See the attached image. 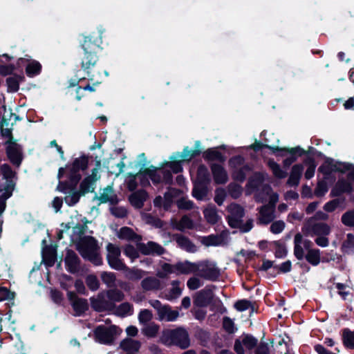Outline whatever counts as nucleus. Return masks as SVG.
I'll return each mask as SVG.
<instances>
[{
	"instance_id": "nucleus-18",
	"label": "nucleus",
	"mask_w": 354,
	"mask_h": 354,
	"mask_svg": "<svg viewBox=\"0 0 354 354\" xmlns=\"http://www.w3.org/2000/svg\"><path fill=\"white\" fill-rule=\"evenodd\" d=\"M353 191L352 184L348 180L342 178L339 179L335 185L332 188L330 197L340 196L344 193L351 194Z\"/></svg>"
},
{
	"instance_id": "nucleus-30",
	"label": "nucleus",
	"mask_w": 354,
	"mask_h": 354,
	"mask_svg": "<svg viewBox=\"0 0 354 354\" xmlns=\"http://www.w3.org/2000/svg\"><path fill=\"white\" fill-rule=\"evenodd\" d=\"M42 69L41 64L35 59H30L26 66V74L29 77H34L39 75Z\"/></svg>"
},
{
	"instance_id": "nucleus-39",
	"label": "nucleus",
	"mask_w": 354,
	"mask_h": 354,
	"mask_svg": "<svg viewBox=\"0 0 354 354\" xmlns=\"http://www.w3.org/2000/svg\"><path fill=\"white\" fill-rule=\"evenodd\" d=\"M259 343L258 338L255 337L252 334L245 333V354H248L257 348Z\"/></svg>"
},
{
	"instance_id": "nucleus-16",
	"label": "nucleus",
	"mask_w": 354,
	"mask_h": 354,
	"mask_svg": "<svg viewBox=\"0 0 354 354\" xmlns=\"http://www.w3.org/2000/svg\"><path fill=\"white\" fill-rule=\"evenodd\" d=\"M0 170L1 174L3 175V178L6 180L5 186L3 188L0 187V192L6 191L10 192V193H13L16 183L12 178L15 175V172L12 169L11 167L7 163L1 165L0 166Z\"/></svg>"
},
{
	"instance_id": "nucleus-19",
	"label": "nucleus",
	"mask_w": 354,
	"mask_h": 354,
	"mask_svg": "<svg viewBox=\"0 0 354 354\" xmlns=\"http://www.w3.org/2000/svg\"><path fill=\"white\" fill-rule=\"evenodd\" d=\"M213 299L212 290L205 288L198 292L194 299V304L197 307H206Z\"/></svg>"
},
{
	"instance_id": "nucleus-34",
	"label": "nucleus",
	"mask_w": 354,
	"mask_h": 354,
	"mask_svg": "<svg viewBox=\"0 0 354 354\" xmlns=\"http://www.w3.org/2000/svg\"><path fill=\"white\" fill-rule=\"evenodd\" d=\"M194 182L202 183L209 185L211 178L207 167L201 164L198 167L196 172V178Z\"/></svg>"
},
{
	"instance_id": "nucleus-64",
	"label": "nucleus",
	"mask_w": 354,
	"mask_h": 354,
	"mask_svg": "<svg viewBox=\"0 0 354 354\" xmlns=\"http://www.w3.org/2000/svg\"><path fill=\"white\" fill-rule=\"evenodd\" d=\"M248 354H270V349L268 343L260 342L259 346Z\"/></svg>"
},
{
	"instance_id": "nucleus-6",
	"label": "nucleus",
	"mask_w": 354,
	"mask_h": 354,
	"mask_svg": "<svg viewBox=\"0 0 354 354\" xmlns=\"http://www.w3.org/2000/svg\"><path fill=\"white\" fill-rule=\"evenodd\" d=\"M330 231V226L326 223L305 221L301 227V232L305 236H328Z\"/></svg>"
},
{
	"instance_id": "nucleus-9",
	"label": "nucleus",
	"mask_w": 354,
	"mask_h": 354,
	"mask_svg": "<svg viewBox=\"0 0 354 354\" xmlns=\"http://www.w3.org/2000/svg\"><path fill=\"white\" fill-rule=\"evenodd\" d=\"M67 297L75 316H83L88 310L89 305L86 299L79 297L73 291H68Z\"/></svg>"
},
{
	"instance_id": "nucleus-52",
	"label": "nucleus",
	"mask_w": 354,
	"mask_h": 354,
	"mask_svg": "<svg viewBox=\"0 0 354 354\" xmlns=\"http://www.w3.org/2000/svg\"><path fill=\"white\" fill-rule=\"evenodd\" d=\"M275 246L274 256L278 259H283L287 256L288 250L283 243H281L279 241H275L273 242Z\"/></svg>"
},
{
	"instance_id": "nucleus-35",
	"label": "nucleus",
	"mask_w": 354,
	"mask_h": 354,
	"mask_svg": "<svg viewBox=\"0 0 354 354\" xmlns=\"http://www.w3.org/2000/svg\"><path fill=\"white\" fill-rule=\"evenodd\" d=\"M259 222L260 223L267 225L274 219L273 209L268 205H263L261 207Z\"/></svg>"
},
{
	"instance_id": "nucleus-24",
	"label": "nucleus",
	"mask_w": 354,
	"mask_h": 354,
	"mask_svg": "<svg viewBox=\"0 0 354 354\" xmlns=\"http://www.w3.org/2000/svg\"><path fill=\"white\" fill-rule=\"evenodd\" d=\"M140 157L142 158V162H143L142 163L140 169L139 170V171L138 173H136L135 174L129 173V176L138 178L140 181V185L142 187H147L150 186V182H149V178L148 175H147L144 173V169H145V167L146 166V161H147L145 153H142L140 155Z\"/></svg>"
},
{
	"instance_id": "nucleus-53",
	"label": "nucleus",
	"mask_w": 354,
	"mask_h": 354,
	"mask_svg": "<svg viewBox=\"0 0 354 354\" xmlns=\"http://www.w3.org/2000/svg\"><path fill=\"white\" fill-rule=\"evenodd\" d=\"M68 192H77V186L82 179V175L68 174Z\"/></svg>"
},
{
	"instance_id": "nucleus-13",
	"label": "nucleus",
	"mask_w": 354,
	"mask_h": 354,
	"mask_svg": "<svg viewBox=\"0 0 354 354\" xmlns=\"http://www.w3.org/2000/svg\"><path fill=\"white\" fill-rule=\"evenodd\" d=\"M91 306L93 310L97 313H102L107 310H113L115 308V304L108 302L105 299L104 292H100L97 297H91L90 298Z\"/></svg>"
},
{
	"instance_id": "nucleus-29",
	"label": "nucleus",
	"mask_w": 354,
	"mask_h": 354,
	"mask_svg": "<svg viewBox=\"0 0 354 354\" xmlns=\"http://www.w3.org/2000/svg\"><path fill=\"white\" fill-rule=\"evenodd\" d=\"M205 220L209 224L214 225L218 223L220 217L217 213L216 207L213 204H209L203 210Z\"/></svg>"
},
{
	"instance_id": "nucleus-27",
	"label": "nucleus",
	"mask_w": 354,
	"mask_h": 354,
	"mask_svg": "<svg viewBox=\"0 0 354 354\" xmlns=\"http://www.w3.org/2000/svg\"><path fill=\"white\" fill-rule=\"evenodd\" d=\"M141 347V342L129 337L122 339L120 343V348L126 353L138 352Z\"/></svg>"
},
{
	"instance_id": "nucleus-56",
	"label": "nucleus",
	"mask_w": 354,
	"mask_h": 354,
	"mask_svg": "<svg viewBox=\"0 0 354 354\" xmlns=\"http://www.w3.org/2000/svg\"><path fill=\"white\" fill-rule=\"evenodd\" d=\"M69 195L64 197V201L69 207H73L76 205L82 196L79 192H68Z\"/></svg>"
},
{
	"instance_id": "nucleus-59",
	"label": "nucleus",
	"mask_w": 354,
	"mask_h": 354,
	"mask_svg": "<svg viewBox=\"0 0 354 354\" xmlns=\"http://www.w3.org/2000/svg\"><path fill=\"white\" fill-rule=\"evenodd\" d=\"M131 312H133V306L129 302L122 303L117 308L118 315L122 317H125L128 314H131Z\"/></svg>"
},
{
	"instance_id": "nucleus-20",
	"label": "nucleus",
	"mask_w": 354,
	"mask_h": 354,
	"mask_svg": "<svg viewBox=\"0 0 354 354\" xmlns=\"http://www.w3.org/2000/svg\"><path fill=\"white\" fill-rule=\"evenodd\" d=\"M214 181L216 185L225 184L228 180V176L225 168L219 164L212 163L210 165Z\"/></svg>"
},
{
	"instance_id": "nucleus-47",
	"label": "nucleus",
	"mask_w": 354,
	"mask_h": 354,
	"mask_svg": "<svg viewBox=\"0 0 354 354\" xmlns=\"http://www.w3.org/2000/svg\"><path fill=\"white\" fill-rule=\"evenodd\" d=\"M94 73V79L95 81H91V84L90 83L87 84L85 86H82L84 91H88L90 92H94L95 91V86H97L102 83V80H100L101 77V71L99 70L97 68H95L94 70H93ZM88 80L90 82V80L88 79Z\"/></svg>"
},
{
	"instance_id": "nucleus-58",
	"label": "nucleus",
	"mask_w": 354,
	"mask_h": 354,
	"mask_svg": "<svg viewBox=\"0 0 354 354\" xmlns=\"http://www.w3.org/2000/svg\"><path fill=\"white\" fill-rule=\"evenodd\" d=\"M86 284L91 291L97 290L100 287L97 277L94 274H88L86 277Z\"/></svg>"
},
{
	"instance_id": "nucleus-32",
	"label": "nucleus",
	"mask_w": 354,
	"mask_h": 354,
	"mask_svg": "<svg viewBox=\"0 0 354 354\" xmlns=\"http://www.w3.org/2000/svg\"><path fill=\"white\" fill-rule=\"evenodd\" d=\"M303 241V235L298 232L294 237V255L297 259L301 261L305 258L304 250L301 244Z\"/></svg>"
},
{
	"instance_id": "nucleus-12",
	"label": "nucleus",
	"mask_w": 354,
	"mask_h": 354,
	"mask_svg": "<svg viewBox=\"0 0 354 354\" xmlns=\"http://www.w3.org/2000/svg\"><path fill=\"white\" fill-rule=\"evenodd\" d=\"M88 155L83 153L80 157L75 158L71 163H68L64 168L68 170V174L81 175L80 171H86L88 167Z\"/></svg>"
},
{
	"instance_id": "nucleus-11",
	"label": "nucleus",
	"mask_w": 354,
	"mask_h": 354,
	"mask_svg": "<svg viewBox=\"0 0 354 354\" xmlns=\"http://www.w3.org/2000/svg\"><path fill=\"white\" fill-rule=\"evenodd\" d=\"M6 144L8 145L6 149L8 158L12 165L17 167L20 166L23 160V153L20 145L12 140H7Z\"/></svg>"
},
{
	"instance_id": "nucleus-1",
	"label": "nucleus",
	"mask_w": 354,
	"mask_h": 354,
	"mask_svg": "<svg viewBox=\"0 0 354 354\" xmlns=\"http://www.w3.org/2000/svg\"><path fill=\"white\" fill-rule=\"evenodd\" d=\"M102 39L100 37L90 35L84 37L81 46L84 50V57L81 61V68L87 75L90 81H95L93 70L97 67L98 52L102 49Z\"/></svg>"
},
{
	"instance_id": "nucleus-21",
	"label": "nucleus",
	"mask_w": 354,
	"mask_h": 354,
	"mask_svg": "<svg viewBox=\"0 0 354 354\" xmlns=\"http://www.w3.org/2000/svg\"><path fill=\"white\" fill-rule=\"evenodd\" d=\"M148 196L147 192L142 189L130 194L129 196V201L136 209H141L143 207L145 202L147 201Z\"/></svg>"
},
{
	"instance_id": "nucleus-2",
	"label": "nucleus",
	"mask_w": 354,
	"mask_h": 354,
	"mask_svg": "<svg viewBox=\"0 0 354 354\" xmlns=\"http://www.w3.org/2000/svg\"><path fill=\"white\" fill-rule=\"evenodd\" d=\"M160 339L164 345L176 346L181 349L187 348L190 345L189 333L182 327L164 330Z\"/></svg>"
},
{
	"instance_id": "nucleus-41",
	"label": "nucleus",
	"mask_w": 354,
	"mask_h": 354,
	"mask_svg": "<svg viewBox=\"0 0 354 354\" xmlns=\"http://www.w3.org/2000/svg\"><path fill=\"white\" fill-rule=\"evenodd\" d=\"M305 259L313 266H318L321 261L320 250L319 249L308 250Z\"/></svg>"
},
{
	"instance_id": "nucleus-7",
	"label": "nucleus",
	"mask_w": 354,
	"mask_h": 354,
	"mask_svg": "<svg viewBox=\"0 0 354 354\" xmlns=\"http://www.w3.org/2000/svg\"><path fill=\"white\" fill-rule=\"evenodd\" d=\"M198 274L201 277L211 281H216L218 279L221 272L216 264L209 261H203L198 263Z\"/></svg>"
},
{
	"instance_id": "nucleus-61",
	"label": "nucleus",
	"mask_w": 354,
	"mask_h": 354,
	"mask_svg": "<svg viewBox=\"0 0 354 354\" xmlns=\"http://www.w3.org/2000/svg\"><path fill=\"white\" fill-rule=\"evenodd\" d=\"M161 268H162V272H159L158 273V276L160 278H162V279L166 278L168 274H172L174 272H176L175 265H172V264H170L168 263H164L162 265Z\"/></svg>"
},
{
	"instance_id": "nucleus-10",
	"label": "nucleus",
	"mask_w": 354,
	"mask_h": 354,
	"mask_svg": "<svg viewBox=\"0 0 354 354\" xmlns=\"http://www.w3.org/2000/svg\"><path fill=\"white\" fill-rule=\"evenodd\" d=\"M99 248L97 239L92 236L83 237L77 245V250L82 257L98 251Z\"/></svg>"
},
{
	"instance_id": "nucleus-55",
	"label": "nucleus",
	"mask_w": 354,
	"mask_h": 354,
	"mask_svg": "<svg viewBox=\"0 0 354 354\" xmlns=\"http://www.w3.org/2000/svg\"><path fill=\"white\" fill-rule=\"evenodd\" d=\"M101 279L104 283H105L108 288H113L115 287V282L116 280V277L114 273L103 272L101 274Z\"/></svg>"
},
{
	"instance_id": "nucleus-40",
	"label": "nucleus",
	"mask_w": 354,
	"mask_h": 354,
	"mask_svg": "<svg viewBox=\"0 0 354 354\" xmlns=\"http://www.w3.org/2000/svg\"><path fill=\"white\" fill-rule=\"evenodd\" d=\"M65 174L66 168L59 167L57 176V178L59 179V182L56 187V190L66 194L68 193V180H61V179L64 176Z\"/></svg>"
},
{
	"instance_id": "nucleus-38",
	"label": "nucleus",
	"mask_w": 354,
	"mask_h": 354,
	"mask_svg": "<svg viewBox=\"0 0 354 354\" xmlns=\"http://www.w3.org/2000/svg\"><path fill=\"white\" fill-rule=\"evenodd\" d=\"M342 342L345 348L354 349V330L346 328L342 330Z\"/></svg>"
},
{
	"instance_id": "nucleus-15",
	"label": "nucleus",
	"mask_w": 354,
	"mask_h": 354,
	"mask_svg": "<svg viewBox=\"0 0 354 354\" xmlns=\"http://www.w3.org/2000/svg\"><path fill=\"white\" fill-rule=\"evenodd\" d=\"M136 246L139 252L143 255L160 256L165 252V249L162 245L151 241L147 243H138Z\"/></svg>"
},
{
	"instance_id": "nucleus-42",
	"label": "nucleus",
	"mask_w": 354,
	"mask_h": 354,
	"mask_svg": "<svg viewBox=\"0 0 354 354\" xmlns=\"http://www.w3.org/2000/svg\"><path fill=\"white\" fill-rule=\"evenodd\" d=\"M95 183L91 181L88 178H84L80 183L79 193L82 196H85L89 192H93L95 190Z\"/></svg>"
},
{
	"instance_id": "nucleus-45",
	"label": "nucleus",
	"mask_w": 354,
	"mask_h": 354,
	"mask_svg": "<svg viewBox=\"0 0 354 354\" xmlns=\"http://www.w3.org/2000/svg\"><path fill=\"white\" fill-rule=\"evenodd\" d=\"M144 173L148 175L149 178L151 179L154 185H158L161 183L162 178L160 174L157 173V168L153 165L149 167H145Z\"/></svg>"
},
{
	"instance_id": "nucleus-51",
	"label": "nucleus",
	"mask_w": 354,
	"mask_h": 354,
	"mask_svg": "<svg viewBox=\"0 0 354 354\" xmlns=\"http://www.w3.org/2000/svg\"><path fill=\"white\" fill-rule=\"evenodd\" d=\"M109 266L116 270H124L127 268L125 263L120 259V257H111L106 259Z\"/></svg>"
},
{
	"instance_id": "nucleus-31",
	"label": "nucleus",
	"mask_w": 354,
	"mask_h": 354,
	"mask_svg": "<svg viewBox=\"0 0 354 354\" xmlns=\"http://www.w3.org/2000/svg\"><path fill=\"white\" fill-rule=\"evenodd\" d=\"M141 287L145 291L157 290L160 288V281L153 277H147L141 281Z\"/></svg>"
},
{
	"instance_id": "nucleus-48",
	"label": "nucleus",
	"mask_w": 354,
	"mask_h": 354,
	"mask_svg": "<svg viewBox=\"0 0 354 354\" xmlns=\"http://www.w3.org/2000/svg\"><path fill=\"white\" fill-rule=\"evenodd\" d=\"M118 236L120 239H126L128 241H133L138 236L137 234L129 227H122L118 234Z\"/></svg>"
},
{
	"instance_id": "nucleus-8",
	"label": "nucleus",
	"mask_w": 354,
	"mask_h": 354,
	"mask_svg": "<svg viewBox=\"0 0 354 354\" xmlns=\"http://www.w3.org/2000/svg\"><path fill=\"white\" fill-rule=\"evenodd\" d=\"M280 151H277L276 156L284 157L288 153L290 156L287 157L283 160V165L285 168H288L293 162H295L298 157H301L307 152L301 147L297 146L292 148L279 147Z\"/></svg>"
},
{
	"instance_id": "nucleus-63",
	"label": "nucleus",
	"mask_w": 354,
	"mask_h": 354,
	"mask_svg": "<svg viewBox=\"0 0 354 354\" xmlns=\"http://www.w3.org/2000/svg\"><path fill=\"white\" fill-rule=\"evenodd\" d=\"M223 328L229 334H233L236 328L234 327V323L229 317H224L223 319Z\"/></svg>"
},
{
	"instance_id": "nucleus-17",
	"label": "nucleus",
	"mask_w": 354,
	"mask_h": 354,
	"mask_svg": "<svg viewBox=\"0 0 354 354\" xmlns=\"http://www.w3.org/2000/svg\"><path fill=\"white\" fill-rule=\"evenodd\" d=\"M64 263L67 271L75 274L80 270V259L77 254L71 249H67Z\"/></svg>"
},
{
	"instance_id": "nucleus-50",
	"label": "nucleus",
	"mask_w": 354,
	"mask_h": 354,
	"mask_svg": "<svg viewBox=\"0 0 354 354\" xmlns=\"http://www.w3.org/2000/svg\"><path fill=\"white\" fill-rule=\"evenodd\" d=\"M194 227V224L193 220L188 216L185 215L180 218V222L176 225V229L183 232L185 228L192 230Z\"/></svg>"
},
{
	"instance_id": "nucleus-37",
	"label": "nucleus",
	"mask_w": 354,
	"mask_h": 354,
	"mask_svg": "<svg viewBox=\"0 0 354 354\" xmlns=\"http://www.w3.org/2000/svg\"><path fill=\"white\" fill-rule=\"evenodd\" d=\"M175 236V240L177 244L181 248L185 250L187 252L194 251V248L195 247V245L188 237L178 234H176Z\"/></svg>"
},
{
	"instance_id": "nucleus-57",
	"label": "nucleus",
	"mask_w": 354,
	"mask_h": 354,
	"mask_svg": "<svg viewBox=\"0 0 354 354\" xmlns=\"http://www.w3.org/2000/svg\"><path fill=\"white\" fill-rule=\"evenodd\" d=\"M342 223L347 227H354V209L344 213L341 218Z\"/></svg>"
},
{
	"instance_id": "nucleus-36",
	"label": "nucleus",
	"mask_w": 354,
	"mask_h": 354,
	"mask_svg": "<svg viewBox=\"0 0 354 354\" xmlns=\"http://www.w3.org/2000/svg\"><path fill=\"white\" fill-rule=\"evenodd\" d=\"M263 149H270L273 154H277V151L281 150L278 146H270L258 140H255L254 143L250 145L248 147H245V149H252L255 152H258Z\"/></svg>"
},
{
	"instance_id": "nucleus-60",
	"label": "nucleus",
	"mask_w": 354,
	"mask_h": 354,
	"mask_svg": "<svg viewBox=\"0 0 354 354\" xmlns=\"http://www.w3.org/2000/svg\"><path fill=\"white\" fill-rule=\"evenodd\" d=\"M228 225L232 228H239L243 232V221L236 216H228L227 217Z\"/></svg>"
},
{
	"instance_id": "nucleus-26",
	"label": "nucleus",
	"mask_w": 354,
	"mask_h": 354,
	"mask_svg": "<svg viewBox=\"0 0 354 354\" xmlns=\"http://www.w3.org/2000/svg\"><path fill=\"white\" fill-rule=\"evenodd\" d=\"M192 194L198 201L203 200L208 194V184L194 182Z\"/></svg>"
},
{
	"instance_id": "nucleus-54",
	"label": "nucleus",
	"mask_w": 354,
	"mask_h": 354,
	"mask_svg": "<svg viewBox=\"0 0 354 354\" xmlns=\"http://www.w3.org/2000/svg\"><path fill=\"white\" fill-rule=\"evenodd\" d=\"M139 250L131 244H127L124 248L123 253L133 261L139 257Z\"/></svg>"
},
{
	"instance_id": "nucleus-4",
	"label": "nucleus",
	"mask_w": 354,
	"mask_h": 354,
	"mask_svg": "<svg viewBox=\"0 0 354 354\" xmlns=\"http://www.w3.org/2000/svg\"><path fill=\"white\" fill-rule=\"evenodd\" d=\"M352 165L347 162L337 161L328 157H326L324 162L318 168V171L322 173L325 179H328L333 172L345 173L351 169Z\"/></svg>"
},
{
	"instance_id": "nucleus-28",
	"label": "nucleus",
	"mask_w": 354,
	"mask_h": 354,
	"mask_svg": "<svg viewBox=\"0 0 354 354\" xmlns=\"http://www.w3.org/2000/svg\"><path fill=\"white\" fill-rule=\"evenodd\" d=\"M25 81V77L24 75H19L15 73L13 75L6 78V85L8 87V92L15 93L19 89L20 82Z\"/></svg>"
},
{
	"instance_id": "nucleus-25",
	"label": "nucleus",
	"mask_w": 354,
	"mask_h": 354,
	"mask_svg": "<svg viewBox=\"0 0 354 354\" xmlns=\"http://www.w3.org/2000/svg\"><path fill=\"white\" fill-rule=\"evenodd\" d=\"M203 158L207 162L218 161L224 163L226 156L215 148H209L203 153Z\"/></svg>"
},
{
	"instance_id": "nucleus-43",
	"label": "nucleus",
	"mask_w": 354,
	"mask_h": 354,
	"mask_svg": "<svg viewBox=\"0 0 354 354\" xmlns=\"http://www.w3.org/2000/svg\"><path fill=\"white\" fill-rule=\"evenodd\" d=\"M292 270V263L290 260H287L279 266L275 265L274 267V272H270L272 277H275L279 273H287Z\"/></svg>"
},
{
	"instance_id": "nucleus-49",
	"label": "nucleus",
	"mask_w": 354,
	"mask_h": 354,
	"mask_svg": "<svg viewBox=\"0 0 354 354\" xmlns=\"http://www.w3.org/2000/svg\"><path fill=\"white\" fill-rule=\"evenodd\" d=\"M259 310V304L257 300L252 296L248 299H245V311H249V317H251L254 313H257Z\"/></svg>"
},
{
	"instance_id": "nucleus-33",
	"label": "nucleus",
	"mask_w": 354,
	"mask_h": 354,
	"mask_svg": "<svg viewBox=\"0 0 354 354\" xmlns=\"http://www.w3.org/2000/svg\"><path fill=\"white\" fill-rule=\"evenodd\" d=\"M105 297H107L108 302L115 304V302H120L124 299V294L123 292L116 288L107 290L105 292Z\"/></svg>"
},
{
	"instance_id": "nucleus-22",
	"label": "nucleus",
	"mask_w": 354,
	"mask_h": 354,
	"mask_svg": "<svg viewBox=\"0 0 354 354\" xmlns=\"http://www.w3.org/2000/svg\"><path fill=\"white\" fill-rule=\"evenodd\" d=\"M198 263H192L187 260L179 261L175 264V270L177 274H189L198 272Z\"/></svg>"
},
{
	"instance_id": "nucleus-46",
	"label": "nucleus",
	"mask_w": 354,
	"mask_h": 354,
	"mask_svg": "<svg viewBox=\"0 0 354 354\" xmlns=\"http://www.w3.org/2000/svg\"><path fill=\"white\" fill-rule=\"evenodd\" d=\"M268 166L272 170V174L275 178L279 179H283L287 176V172L281 169L280 165L274 160H269Z\"/></svg>"
},
{
	"instance_id": "nucleus-62",
	"label": "nucleus",
	"mask_w": 354,
	"mask_h": 354,
	"mask_svg": "<svg viewBox=\"0 0 354 354\" xmlns=\"http://www.w3.org/2000/svg\"><path fill=\"white\" fill-rule=\"evenodd\" d=\"M328 190V188L326 182L325 180H321L317 183L314 194L317 197H322L327 193Z\"/></svg>"
},
{
	"instance_id": "nucleus-14",
	"label": "nucleus",
	"mask_w": 354,
	"mask_h": 354,
	"mask_svg": "<svg viewBox=\"0 0 354 354\" xmlns=\"http://www.w3.org/2000/svg\"><path fill=\"white\" fill-rule=\"evenodd\" d=\"M228 165L232 169V177L234 180L243 182V156H234L230 158Z\"/></svg>"
},
{
	"instance_id": "nucleus-44",
	"label": "nucleus",
	"mask_w": 354,
	"mask_h": 354,
	"mask_svg": "<svg viewBox=\"0 0 354 354\" xmlns=\"http://www.w3.org/2000/svg\"><path fill=\"white\" fill-rule=\"evenodd\" d=\"M223 238L218 234H210L202 237L201 243L206 246H218L221 244Z\"/></svg>"
},
{
	"instance_id": "nucleus-5",
	"label": "nucleus",
	"mask_w": 354,
	"mask_h": 354,
	"mask_svg": "<svg viewBox=\"0 0 354 354\" xmlns=\"http://www.w3.org/2000/svg\"><path fill=\"white\" fill-rule=\"evenodd\" d=\"M149 303L157 311L160 321L174 322L179 316L178 310H172L168 304L162 305L158 299L149 300Z\"/></svg>"
},
{
	"instance_id": "nucleus-23",
	"label": "nucleus",
	"mask_w": 354,
	"mask_h": 354,
	"mask_svg": "<svg viewBox=\"0 0 354 354\" xmlns=\"http://www.w3.org/2000/svg\"><path fill=\"white\" fill-rule=\"evenodd\" d=\"M57 259V250L53 245H46L42 250V261L48 267L54 266Z\"/></svg>"
},
{
	"instance_id": "nucleus-3",
	"label": "nucleus",
	"mask_w": 354,
	"mask_h": 354,
	"mask_svg": "<svg viewBox=\"0 0 354 354\" xmlns=\"http://www.w3.org/2000/svg\"><path fill=\"white\" fill-rule=\"evenodd\" d=\"M118 329V326L113 324L109 326L103 324L97 326L93 330L94 339L100 344L111 345L119 333Z\"/></svg>"
}]
</instances>
